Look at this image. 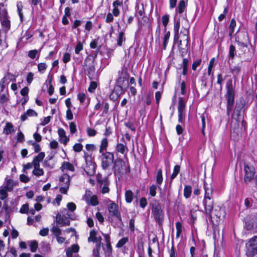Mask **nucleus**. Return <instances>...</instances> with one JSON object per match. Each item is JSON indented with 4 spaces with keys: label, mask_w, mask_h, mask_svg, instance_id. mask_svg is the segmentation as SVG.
<instances>
[{
    "label": "nucleus",
    "mask_w": 257,
    "mask_h": 257,
    "mask_svg": "<svg viewBox=\"0 0 257 257\" xmlns=\"http://www.w3.org/2000/svg\"><path fill=\"white\" fill-rule=\"evenodd\" d=\"M118 76L117 80V83L118 85L122 88L125 86L128 85V74L124 69H122L120 71H119Z\"/></svg>",
    "instance_id": "11"
},
{
    "label": "nucleus",
    "mask_w": 257,
    "mask_h": 257,
    "mask_svg": "<svg viewBox=\"0 0 257 257\" xmlns=\"http://www.w3.org/2000/svg\"><path fill=\"white\" fill-rule=\"evenodd\" d=\"M56 223L61 226H65L69 225L70 221L64 216L57 215L56 219Z\"/></svg>",
    "instance_id": "19"
},
{
    "label": "nucleus",
    "mask_w": 257,
    "mask_h": 257,
    "mask_svg": "<svg viewBox=\"0 0 257 257\" xmlns=\"http://www.w3.org/2000/svg\"><path fill=\"white\" fill-rule=\"evenodd\" d=\"M127 148L126 145L121 143H118L116 145L115 151L117 153H120L122 155H124L127 152Z\"/></svg>",
    "instance_id": "22"
},
{
    "label": "nucleus",
    "mask_w": 257,
    "mask_h": 257,
    "mask_svg": "<svg viewBox=\"0 0 257 257\" xmlns=\"http://www.w3.org/2000/svg\"><path fill=\"white\" fill-rule=\"evenodd\" d=\"M47 65L45 63H40L38 65V69L39 72L43 73L47 69Z\"/></svg>",
    "instance_id": "50"
},
{
    "label": "nucleus",
    "mask_w": 257,
    "mask_h": 257,
    "mask_svg": "<svg viewBox=\"0 0 257 257\" xmlns=\"http://www.w3.org/2000/svg\"><path fill=\"white\" fill-rule=\"evenodd\" d=\"M83 44L80 41L77 43V45L75 48V52L76 54H78L79 52L83 49Z\"/></svg>",
    "instance_id": "45"
},
{
    "label": "nucleus",
    "mask_w": 257,
    "mask_h": 257,
    "mask_svg": "<svg viewBox=\"0 0 257 257\" xmlns=\"http://www.w3.org/2000/svg\"><path fill=\"white\" fill-rule=\"evenodd\" d=\"M113 10H112V14L114 16L117 17L119 16L120 14L119 10L118 9V7L122 6V2L120 0H116L113 2L112 4Z\"/></svg>",
    "instance_id": "18"
},
{
    "label": "nucleus",
    "mask_w": 257,
    "mask_h": 257,
    "mask_svg": "<svg viewBox=\"0 0 257 257\" xmlns=\"http://www.w3.org/2000/svg\"><path fill=\"white\" fill-rule=\"evenodd\" d=\"M61 168L63 171L64 170L72 172L74 171V167L73 165L68 162H64L62 164Z\"/></svg>",
    "instance_id": "25"
},
{
    "label": "nucleus",
    "mask_w": 257,
    "mask_h": 257,
    "mask_svg": "<svg viewBox=\"0 0 257 257\" xmlns=\"http://www.w3.org/2000/svg\"><path fill=\"white\" fill-rule=\"evenodd\" d=\"M102 105H103V114H107L108 113L109 107V104L107 102H103L102 103Z\"/></svg>",
    "instance_id": "60"
},
{
    "label": "nucleus",
    "mask_w": 257,
    "mask_h": 257,
    "mask_svg": "<svg viewBox=\"0 0 257 257\" xmlns=\"http://www.w3.org/2000/svg\"><path fill=\"white\" fill-rule=\"evenodd\" d=\"M114 173L119 179L123 175L130 172L129 166L121 159L117 158L114 162Z\"/></svg>",
    "instance_id": "5"
},
{
    "label": "nucleus",
    "mask_w": 257,
    "mask_h": 257,
    "mask_svg": "<svg viewBox=\"0 0 257 257\" xmlns=\"http://www.w3.org/2000/svg\"><path fill=\"white\" fill-rule=\"evenodd\" d=\"M79 246L77 244H73L71 247H68L66 250V255L68 257H72L73 252H77L79 251Z\"/></svg>",
    "instance_id": "23"
},
{
    "label": "nucleus",
    "mask_w": 257,
    "mask_h": 257,
    "mask_svg": "<svg viewBox=\"0 0 257 257\" xmlns=\"http://www.w3.org/2000/svg\"><path fill=\"white\" fill-rule=\"evenodd\" d=\"M210 218L216 217L219 219L221 217L225 216V212L224 209L221 208L219 206H214L212 208L210 213H207Z\"/></svg>",
    "instance_id": "12"
},
{
    "label": "nucleus",
    "mask_w": 257,
    "mask_h": 257,
    "mask_svg": "<svg viewBox=\"0 0 257 257\" xmlns=\"http://www.w3.org/2000/svg\"><path fill=\"white\" fill-rule=\"evenodd\" d=\"M30 248L32 252H35L38 248V243L36 241H33L30 243Z\"/></svg>",
    "instance_id": "52"
},
{
    "label": "nucleus",
    "mask_w": 257,
    "mask_h": 257,
    "mask_svg": "<svg viewBox=\"0 0 257 257\" xmlns=\"http://www.w3.org/2000/svg\"><path fill=\"white\" fill-rule=\"evenodd\" d=\"M51 231L56 236H59L61 234V230L57 226H53Z\"/></svg>",
    "instance_id": "40"
},
{
    "label": "nucleus",
    "mask_w": 257,
    "mask_h": 257,
    "mask_svg": "<svg viewBox=\"0 0 257 257\" xmlns=\"http://www.w3.org/2000/svg\"><path fill=\"white\" fill-rule=\"evenodd\" d=\"M59 181L61 185L59 191L61 193L66 194L69 187L70 177L64 174L60 177Z\"/></svg>",
    "instance_id": "10"
},
{
    "label": "nucleus",
    "mask_w": 257,
    "mask_h": 257,
    "mask_svg": "<svg viewBox=\"0 0 257 257\" xmlns=\"http://www.w3.org/2000/svg\"><path fill=\"white\" fill-rule=\"evenodd\" d=\"M108 143L107 141V139L106 138H103L100 144L99 152V153H105L104 151H106L107 148L108 147Z\"/></svg>",
    "instance_id": "26"
},
{
    "label": "nucleus",
    "mask_w": 257,
    "mask_h": 257,
    "mask_svg": "<svg viewBox=\"0 0 257 257\" xmlns=\"http://www.w3.org/2000/svg\"><path fill=\"white\" fill-rule=\"evenodd\" d=\"M44 171L42 169L39 167L34 168L33 174L37 176H41L44 175Z\"/></svg>",
    "instance_id": "38"
},
{
    "label": "nucleus",
    "mask_w": 257,
    "mask_h": 257,
    "mask_svg": "<svg viewBox=\"0 0 257 257\" xmlns=\"http://www.w3.org/2000/svg\"><path fill=\"white\" fill-rule=\"evenodd\" d=\"M15 132L14 125L11 122H7L3 130V134L8 135Z\"/></svg>",
    "instance_id": "21"
},
{
    "label": "nucleus",
    "mask_w": 257,
    "mask_h": 257,
    "mask_svg": "<svg viewBox=\"0 0 257 257\" xmlns=\"http://www.w3.org/2000/svg\"><path fill=\"white\" fill-rule=\"evenodd\" d=\"M246 254L248 257H253L257 254V236L250 238L245 244Z\"/></svg>",
    "instance_id": "8"
},
{
    "label": "nucleus",
    "mask_w": 257,
    "mask_h": 257,
    "mask_svg": "<svg viewBox=\"0 0 257 257\" xmlns=\"http://www.w3.org/2000/svg\"><path fill=\"white\" fill-rule=\"evenodd\" d=\"M84 158L85 159L86 164L87 165H88V167L91 169L90 174H94L95 172V166L94 164H93L92 163V158L91 155L84 152Z\"/></svg>",
    "instance_id": "16"
},
{
    "label": "nucleus",
    "mask_w": 257,
    "mask_h": 257,
    "mask_svg": "<svg viewBox=\"0 0 257 257\" xmlns=\"http://www.w3.org/2000/svg\"><path fill=\"white\" fill-rule=\"evenodd\" d=\"M244 181L248 183L253 178L254 175V168L252 166H249L247 165H244Z\"/></svg>",
    "instance_id": "13"
},
{
    "label": "nucleus",
    "mask_w": 257,
    "mask_h": 257,
    "mask_svg": "<svg viewBox=\"0 0 257 257\" xmlns=\"http://www.w3.org/2000/svg\"><path fill=\"white\" fill-rule=\"evenodd\" d=\"M192 193V188L189 185H185L184 189V196L186 198L190 197Z\"/></svg>",
    "instance_id": "31"
},
{
    "label": "nucleus",
    "mask_w": 257,
    "mask_h": 257,
    "mask_svg": "<svg viewBox=\"0 0 257 257\" xmlns=\"http://www.w3.org/2000/svg\"><path fill=\"white\" fill-rule=\"evenodd\" d=\"M97 180L101 187L104 184L105 185H108V181L106 178H102L101 176H98Z\"/></svg>",
    "instance_id": "43"
},
{
    "label": "nucleus",
    "mask_w": 257,
    "mask_h": 257,
    "mask_svg": "<svg viewBox=\"0 0 257 257\" xmlns=\"http://www.w3.org/2000/svg\"><path fill=\"white\" fill-rule=\"evenodd\" d=\"M186 106L185 101L183 97H180L178 103V113H184V109Z\"/></svg>",
    "instance_id": "24"
},
{
    "label": "nucleus",
    "mask_w": 257,
    "mask_h": 257,
    "mask_svg": "<svg viewBox=\"0 0 257 257\" xmlns=\"http://www.w3.org/2000/svg\"><path fill=\"white\" fill-rule=\"evenodd\" d=\"M18 183L14 182L11 179H6V185L3 187L5 188L8 192H11L13 190V188L15 186H16Z\"/></svg>",
    "instance_id": "20"
},
{
    "label": "nucleus",
    "mask_w": 257,
    "mask_h": 257,
    "mask_svg": "<svg viewBox=\"0 0 257 257\" xmlns=\"http://www.w3.org/2000/svg\"><path fill=\"white\" fill-rule=\"evenodd\" d=\"M87 133L89 137H94L96 135L97 132L94 129L88 127L87 129Z\"/></svg>",
    "instance_id": "55"
},
{
    "label": "nucleus",
    "mask_w": 257,
    "mask_h": 257,
    "mask_svg": "<svg viewBox=\"0 0 257 257\" xmlns=\"http://www.w3.org/2000/svg\"><path fill=\"white\" fill-rule=\"evenodd\" d=\"M108 219L112 225L115 227H121L123 225V222L118 205L111 201L108 206Z\"/></svg>",
    "instance_id": "2"
},
{
    "label": "nucleus",
    "mask_w": 257,
    "mask_h": 257,
    "mask_svg": "<svg viewBox=\"0 0 257 257\" xmlns=\"http://www.w3.org/2000/svg\"><path fill=\"white\" fill-rule=\"evenodd\" d=\"M100 154L99 159L101 161V166L103 170H107L113 163H114V155L112 153L107 151Z\"/></svg>",
    "instance_id": "7"
},
{
    "label": "nucleus",
    "mask_w": 257,
    "mask_h": 257,
    "mask_svg": "<svg viewBox=\"0 0 257 257\" xmlns=\"http://www.w3.org/2000/svg\"><path fill=\"white\" fill-rule=\"evenodd\" d=\"M58 134L60 138L59 141L60 143L66 145L69 141V138L66 136L65 130L62 128H59Z\"/></svg>",
    "instance_id": "17"
},
{
    "label": "nucleus",
    "mask_w": 257,
    "mask_h": 257,
    "mask_svg": "<svg viewBox=\"0 0 257 257\" xmlns=\"http://www.w3.org/2000/svg\"><path fill=\"white\" fill-rule=\"evenodd\" d=\"M8 18V12L4 7L0 10V19Z\"/></svg>",
    "instance_id": "46"
},
{
    "label": "nucleus",
    "mask_w": 257,
    "mask_h": 257,
    "mask_svg": "<svg viewBox=\"0 0 257 257\" xmlns=\"http://www.w3.org/2000/svg\"><path fill=\"white\" fill-rule=\"evenodd\" d=\"M100 249V243H96L95 248L93 250V255L94 257H99V251Z\"/></svg>",
    "instance_id": "47"
},
{
    "label": "nucleus",
    "mask_w": 257,
    "mask_h": 257,
    "mask_svg": "<svg viewBox=\"0 0 257 257\" xmlns=\"http://www.w3.org/2000/svg\"><path fill=\"white\" fill-rule=\"evenodd\" d=\"M236 26V22L234 19L231 20L229 26V36L231 37L233 33L234 32V29Z\"/></svg>",
    "instance_id": "33"
},
{
    "label": "nucleus",
    "mask_w": 257,
    "mask_h": 257,
    "mask_svg": "<svg viewBox=\"0 0 257 257\" xmlns=\"http://www.w3.org/2000/svg\"><path fill=\"white\" fill-rule=\"evenodd\" d=\"M163 181V177H162V171L161 169H159L157 172V183L159 185H160Z\"/></svg>",
    "instance_id": "44"
},
{
    "label": "nucleus",
    "mask_w": 257,
    "mask_h": 257,
    "mask_svg": "<svg viewBox=\"0 0 257 257\" xmlns=\"http://www.w3.org/2000/svg\"><path fill=\"white\" fill-rule=\"evenodd\" d=\"M113 21V15L110 13L107 14L105 19V22L107 23H109Z\"/></svg>",
    "instance_id": "62"
},
{
    "label": "nucleus",
    "mask_w": 257,
    "mask_h": 257,
    "mask_svg": "<svg viewBox=\"0 0 257 257\" xmlns=\"http://www.w3.org/2000/svg\"><path fill=\"white\" fill-rule=\"evenodd\" d=\"M128 241V238L127 237H123L118 241L116 245V247L120 248L122 247L124 244H125Z\"/></svg>",
    "instance_id": "42"
},
{
    "label": "nucleus",
    "mask_w": 257,
    "mask_h": 257,
    "mask_svg": "<svg viewBox=\"0 0 257 257\" xmlns=\"http://www.w3.org/2000/svg\"><path fill=\"white\" fill-rule=\"evenodd\" d=\"M227 92L226 94L227 99V113L228 114L232 109L234 100V87L232 84L231 79H228L226 83Z\"/></svg>",
    "instance_id": "4"
},
{
    "label": "nucleus",
    "mask_w": 257,
    "mask_h": 257,
    "mask_svg": "<svg viewBox=\"0 0 257 257\" xmlns=\"http://www.w3.org/2000/svg\"><path fill=\"white\" fill-rule=\"evenodd\" d=\"M125 40V37H124V32L122 31H121L119 32L118 37L117 40V44L119 46H121L122 45L123 42H124Z\"/></svg>",
    "instance_id": "32"
},
{
    "label": "nucleus",
    "mask_w": 257,
    "mask_h": 257,
    "mask_svg": "<svg viewBox=\"0 0 257 257\" xmlns=\"http://www.w3.org/2000/svg\"><path fill=\"white\" fill-rule=\"evenodd\" d=\"M240 71V67L239 66H235L231 69V72L234 76L237 75Z\"/></svg>",
    "instance_id": "51"
},
{
    "label": "nucleus",
    "mask_w": 257,
    "mask_h": 257,
    "mask_svg": "<svg viewBox=\"0 0 257 257\" xmlns=\"http://www.w3.org/2000/svg\"><path fill=\"white\" fill-rule=\"evenodd\" d=\"M17 12L20 17V20L21 22H23V18H24L23 14L22 12V10L23 9V3L21 2H18L17 4Z\"/></svg>",
    "instance_id": "27"
},
{
    "label": "nucleus",
    "mask_w": 257,
    "mask_h": 257,
    "mask_svg": "<svg viewBox=\"0 0 257 257\" xmlns=\"http://www.w3.org/2000/svg\"><path fill=\"white\" fill-rule=\"evenodd\" d=\"M251 225L248 226V229H254L255 231H257V217H253L251 220Z\"/></svg>",
    "instance_id": "34"
},
{
    "label": "nucleus",
    "mask_w": 257,
    "mask_h": 257,
    "mask_svg": "<svg viewBox=\"0 0 257 257\" xmlns=\"http://www.w3.org/2000/svg\"><path fill=\"white\" fill-rule=\"evenodd\" d=\"M170 36V32L168 31L166 33L163 38V49L165 50L168 43L169 39Z\"/></svg>",
    "instance_id": "36"
},
{
    "label": "nucleus",
    "mask_w": 257,
    "mask_h": 257,
    "mask_svg": "<svg viewBox=\"0 0 257 257\" xmlns=\"http://www.w3.org/2000/svg\"><path fill=\"white\" fill-rule=\"evenodd\" d=\"M156 189H157V187L155 185H152L151 186H150V189H149V193H150V194L152 196H155L156 195Z\"/></svg>",
    "instance_id": "56"
},
{
    "label": "nucleus",
    "mask_w": 257,
    "mask_h": 257,
    "mask_svg": "<svg viewBox=\"0 0 257 257\" xmlns=\"http://www.w3.org/2000/svg\"><path fill=\"white\" fill-rule=\"evenodd\" d=\"M85 148L87 151L90 152L94 151L96 149V147L94 144H86Z\"/></svg>",
    "instance_id": "58"
},
{
    "label": "nucleus",
    "mask_w": 257,
    "mask_h": 257,
    "mask_svg": "<svg viewBox=\"0 0 257 257\" xmlns=\"http://www.w3.org/2000/svg\"><path fill=\"white\" fill-rule=\"evenodd\" d=\"M162 23L163 26L165 27V30H166V26L168 25L169 20V16L168 15H165L162 17Z\"/></svg>",
    "instance_id": "49"
},
{
    "label": "nucleus",
    "mask_w": 257,
    "mask_h": 257,
    "mask_svg": "<svg viewBox=\"0 0 257 257\" xmlns=\"http://www.w3.org/2000/svg\"><path fill=\"white\" fill-rule=\"evenodd\" d=\"M89 242L92 241L93 242H97L98 239L96 236V232L95 230H91L90 232V235L88 238Z\"/></svg>",
    "instance_id": "30"
},
{
    "label": "nucleus",
    "mask_w": 257,
    "mask_h": 257,
    "mask_svg": "<svg viewBox=\"0 0 257 257\" xmlns=\"http://www.w3.org/2000/svg\"><path fill=\"white\" fill-rule=\"evenodd\" d=\"M83 199H84L88 205L96 206L98 204L97 197L96 195L91 196L90 191L86 192L83 197Z\"/></svg>",
    "instance_id": "14"
},
{
    "label": "nucleus",
    "mask_w": 257,
    "mask_h": 257,
    "mask_svg": "<svg viewBox=\"0 0 257 257\" xmlns=\"http://www.w3.org/2000/svg\"><path fill=\"white\" fill-rule=\"evenodd\" d=\"M84 64L86 67H88L86 69V72L88 76L89 77L93 76L95 70V68L93 64V61H92L89 58H86L85 60Z\"/></svg>",
    "instance_id": "15"
},
{
    "label": "nucleus",
    "mask_w": 257,
    "mask_h": 257,
    "mask_svg": "<svg viewBox=\"0 0 257 257\" xmlns=\"http://www.w3.org/2000/svg\"><path fill=\"white\" fill-rule=\"evenodd\" d=\"M176 228L177 230L176 237L178 238L182 232V225L181 222L178 221L176 223Z\"/></svg>",
    "instance_id": "37"
},
{
    "label": "nucleus",
    "mask_w": 257,
    "mask_h": 257,
    "mask_svg": "<svg viewBox=\"0 0 257 257\" xmlns=\"http://www.w3.org/2000/svg\"><path fill=\"white\" fill-rule=\"evenodd\" d=\"M133 193L131 190H127L125 192V199L127 203H130L133 199Z\"/></svg>",
    "instance_id": "29"
},
{
    "label": "nucleus",
    "mask_w": 257,
    "mask_h": 257,
    "mask_svg": "<svg viewBox=\"0 0 257 257\" xmlns=\"http://www.w3.org/2000/svg\"><path fill=\"white\" fill-rule=\"evenodd\" d=\"M1 21L2 25L6 29V31L9 30L11 27L10 21L8 18L1 19Z\"/></svg>",
    "instance_id": "28"
},
{
    "label": "nucleus",
    "mask_w": 257,
    "mask_h": 257,
    "mask_svg": "<svg viewBox=\"0 0 257 257\" xmlns=\"http://www.w3.org/2000/svg\"><path fill=\"white\" fill-rule=\"evenodd\" d=\"M77 98L80 103H82L85 100L86 95L83 93H79L77 95Z\"/></svg>",
    "instance_id": "59"
},
{
    "label": "nucleus",
    "mask_w": 257,
    "mask_h": 257,
    "mask_svg": "<svg viewBox=\"0 0 257 257\" xmlns=\"http://www.w3.org/2000/svg\"><path fill=\"white\" fill-rule=\"evenodd\" d=\"M29 205L28 204H23L20 209V212L21 213H28Z\"/></svg>",
    "instance_id": "53"
},
{
    "label": "nucleus",
    "mask_w": 257,
    "mask_h": 257,
    "mask_svg": "<svg viewBox=\"0 0 257 257\" xmlns=\"http://www.w3.org/2000/svg\"><path fill=\"white\" fill-rule=\"evenodd\" d=\"M180 27V20H178L174 25V40L180 50L186 51L188 50L189 45V29L190 26L188 21L185 18L184 19L182 29L179 33Z\"/></svg>",
    "instance_id": "1"
},
{
    "label": "nucleus",
    "mask_w": 257,
    "mask_h": 257,
    "mask_svg": "<svg viewBox=\"0 0 257 257\" xmlns=\"http://www.w3.org/2000/svg\"><path fill=\"white\" fill-rule=\"evenodd\" d=\"M151 209L155 219L159 224H161L164 220V214L160 203L158 201L155 200L152 204Z\"/></svg>",
    "instance_id": "6"
},
{
    "label": "nucleus",
    "mask_w": 257,
    "mask_h": 257,
    "mask_svg": "<svg viewBox=\"0 0 257 257\" xmlns=\"http://www.w3.org/2000/svg\"><path fill=\"white\" fill-rule=\"evenodd\" d=\"M204 195L203 200V204L206 214L210 213L213 205L214 201L212 197L213 189L210 184L206 182L204 183Z\"/></svg>",
    "instance_id": "3"
},
{
    "label": "nucleus",
    "mask_w": 257,
    "mask_h": 257,
    "mask_svg": "<svg viewBox=\"0 0 257 257\" xmlns=\"http://www.w3.org/2000/svg\"><path fill=\"white\" fill-rule=\"evenodd\" d=\"M83 145L80 143H76L73 147V149L75 152L79 153L82 150Z\"/></svg>",
    "instance_id": "48"
},
{
    "label": "nucleus",
    "mask_w": 257,
    "mask_h": 257,
    "mask_svg": "<svg viewBox=\"0 0 257 257\" xmlns=\"http://www.w3.org/2000/svg\"><path fill=\"white\" fill-rule=\"evenodd\" d=\"M235 48L233 45H230L229 46L228 56L229 58L233 59L235 56Z\"/></svg>",
    "instance_id": "41"
},
{
    "label": "nucleus",
    "mask_w": 257,
    "mask_h": 257,
    "mask_svg": "<svg viewBox=\"0 0 257 257\" xmlns=\"http://www.w3.org/2000/svg\"><path fill=\"white\" fill-rule=\"evenodd\" d=\"M45 156V155L44 152H41L37 156L35 157L34 159L39 162H41L44 159Z\"/></svg>",
    "instance_id": "54"
},
{
    "label": "nucleus",
    "mask_w": 257,
    "mask_h": 257,
    "mask_svg": "<svg viewBox=\"0 0 257 257\" xmlns=\"http://www.w3.org/2000/svg\"><path fill=\"white\" fill-rule=\"evenodd\" d=\"M70 60V55L68 53H64L63 57V61L64 63H67Z\"/></svg>",
    "instance_id": "64"
},
{
    "label": "nucleus",
    "mask_w": 257,
    "mask_h": 257,
    "mask_svg": "<svg viewBox=\"0 0 257 257\" xmlns=\"http://www.w3.org/2000/svg\"><path fill=\"white\" fill-rule=\"evenodd\" d=\"M235 42L240 49L247 48L249 43L247 34L244 32H237L235 35Z\"/></svg>",
    "instance_id": "9"
},
{
    "label": "nucleus",
    "mask_w": 257,
    "mask_h": 257,
    "mask_svg": "<svg viewBox=\"0 0 257 257\" xmlns=\"http://www.w3.org/2000/svg\"><path fill=\"white\" fill-rule=\"evenodd\" d=\"M69 127L71 134H74L76 132V126L74 122H71L69 123Z\"/></svg>",
    "instance_id": "61"
},
{
    "label": "nucleus",
    "mask_w": 257,
    "mask_h": 257,
    "mask_svg": "<svg viewBox=\"0 0 257 257\" xmlns=\"http://www.w3.org/2000/svg\"><path fill=\"white\" fill-rule=\"evenodd\" d=\"M180 169L179 165H176L173 169V172L171 176V179L173 180L178 174Z\"/></svg>",
    "instance_id": "39"
},
{
    "label": "nucleus",
    "mask_w": 257,
    "mask_h": 257,
    "mask_svg": "<svg viewBox=\"0 0 257 257\" xmlns=\"http://www.w3.org/2000/svg\"><path fill=\"white\" fill-rule=\"evenodd\" d=\"M186 9V4L184 0H181L179 2L178 5V12L180 14L183 13Z\"/></svg>",
    "instance_id": "35"
},
{
    "label": "nucleus",
    "mask_w": 257,
    "mask_h": 257,
    "mask_svg": "<svg viewBox=\"0 0 257 257\" xmlns=\"http://www.w3.org/2000/svg\"><path fill=\"white\" fill-rule=\"evenodd\" d=\"M181 94L182 95H185L186 93V85L184 81H182L181 83Z\"/></svg>",
    "instance_id": "63"
},
{
    "label": "nucleus",
    "mask_w": 257,
    "mask_h": 257,
    "mask_svg": "<svg viewBox=\"0 0 257 257\" xmlns=\"http://www.w3.org/2000/svg\"><path fill=\"white\" fill-rule=\"evenodd\" d=\"M38 53V51L37 50H30L28 53V56L32 59H34Z\"/></svg>",
    "instance_id": "57"
}]
</instances>
